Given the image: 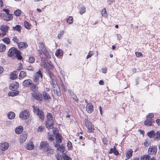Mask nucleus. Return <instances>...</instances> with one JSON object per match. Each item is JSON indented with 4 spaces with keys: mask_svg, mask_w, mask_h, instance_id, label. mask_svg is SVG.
I'll list each match as a JSON object with an SVG mask.
<instances>
[{
    "mask_svg": "<svg viewBox=\"0 0 160 160\" xmlns=\"http://www.w3.org/2000/svg\"><path fill=\"white\" fill-rule=\"evenodd\" d=\"M43 74L41 70L39 69L38 72L35 73L33 75V80L34 83L31 87V90H38V86L41 82L40 79L42 81V79Z\"/></svg>",
    "mask_w": 160,
    "mask_h": 160,
    "instance_id": "obj_1",
    "label": "nucleus"
},
{
    "mask_svg": "<svg viewBox=\"0 0 160 160\" xmlns=\"http://www.w3.org/2000/svg\"><path fill=\"white\" fill-rule=\"evenodd\" d=\"M40 149L46 152L48 154H53L54 150L49 146V144L47 141L41 142L39 145Z\"/></svg>",
    "mask_w": 160,
    "mask_h": 160,
    "instance_id": "obj_2",
    "label": "nucleus"
},
{
    "mask_svg": "<svg viewBox=\"0 0 160 160\" xmlns=\"http://www.w3.org/2000/svg\"><path fill=\"white\" fill-rule=\"evenodd\" d=\"M46 117L47 120L46 123V127L48 129L52 128L54 125V119L52 113L47 112Z\"/></svg>",
    "mask_w": 160,
    "mask_h": 160,
    "instance_id": "obj_3",
    "label": "nucleus"
},
{
    "mask_svg": "<svg viewBox=\"0 0 160 160\" xmlns=\"http://www.w3.org/2000/svg\"><path fill=\"white\" fill-rule=\"evenodd\" d=\"M36 91H33V92L31 93L32 97L37 101H42V94L40 92Z\"/></svg>",
    "mask_w": 160,
    "mask_h": 160,
    "instance_id": "obj_4",
    "label": "nucleus"
},
{
    "mask_svg": "<svg viewBox=\"0 0 160 160\" xmlns=\"http://www.w3.org/2000/svg\"><path fill=\"white\" fill-rule=\"evenodd\" d=\"M30 112L29 110L25 109L20 113L19 117L22 119H26L28 118Z\"/></svg>",
    "mask_w": 160,
    "mask_h": 160,
    "instance_id": "obj_5",
    "label": "nucleus"
},
{
    "mask_svg": "<svg viewBox=\"0 0 160 160\" xmlns=\"http://www.w3.org/2000/svg\"><path fill=\"white\" fill-rule=\"evenodd\" d=\"M18 50L17 48L14 47L11 48L8 52V56L10 57H14Z\"/></svg>",
    "mask_w": 160,
    "mask_h": 160,
    "instance_id": "obj_6",
    "label": "nucleus"
},
{
    "mask_svg": "<svg viewBox=\"0 0 160 160\" xmlns=\"http://www.w3.org/2000/svg\"><path fill=\"white\" fill-rule=\"evenodd\" d=\"M32 80L30 79H28L24 80L22 82V85L24 87H30L31 90V87L33 85Z\"/></svg>",
    "mask_w": 160,
    "mask_h": 160,
    "instance_id": "obj_7",
    "label": "nucleus"
},
{
    "mask_svg": "<svg viewBox=\"0 0 160 160\" xmlns=\"http://www.w3.org/2000/svg\"><path fill=\"white\" fill-rule=\"evenodd\" d=\"M157 150L156 146H150L148 149V154L151 155H155L156 153Z\"/></svg>",
    "mask_w": 160,
    "mask_h": 160,
    "instance_id": "obj_8",
    "label": "nucleus"
},
{
    "mask_svg": "<svg viewBox=\"0 0 160 160\" xmlns=\"http://www.w3.org/2000/svg\"><path fill=\"white\" fill-rule=\"evenodd\" d=\"M42 99L48 102H49L51 99V98L50 95L46 91H44L42 93Z\"/></svg>",
    "mask_w": 160,
    "mask_h": 160,
    "instance_id": "obj_9",
    "label": "nucleus"
},
{
    "mask_svg": "<svg viewBox=\"0 0 160 160\" xmlns=\"http://www.w3.org/2000/svg\"><path fill=\"white\" fill-rule=\"evenodd\" d=\"M18 48L21 50L26 49L28 47V45L26 42H20L18 44Z\"/></svg>",
    "mask_w": 160,
    "mask_h": 160,
    "instance_id": "obj_10",
    "label": "nucleus"
},
{
    "mask_svg": "<svg viewBox=\"0 0 160 160\" xmlns=\"http://www.w3.org/2000/svg\"><path fill=\"white\" fill-rule=\"evenodd\" d=\"M9 147V144L7 142H4L0 144V148L2 151L8 149Z\"/></svg>",
    "mask_w": 160,
    "mask_h": 160,
    "instance_id": "obj_11",
    "label": "nucleus"
},
{
    "mask_svg": "<svg viewBox=\"0 0 160 160\" xmlns=\"http://www.w3.org/2000/svg\"><path fill=\"white\" fill-rule=\"evenodd\" d=\"M18 83L17 82H15L10 85L9 86V88L10 89L14 91L18 89Z\"/></svg>",
    "mask_w": 160,
    "mask_h": 160,
    "instance_id": "obj_12",
    "label": "nucleus"
},
{
    "mask_svg": "<svg viewBox=\"0 0 160 160\" xmlns=\"http://www.w3.org/2000/svg\"><path fill=\"white\" fill-rule=\"evenodd\" d=\"M86 109L88 113H91L92 112L93 110V108L92 103H87L86 107Z\"/></svg>",
    "mask_w": 160,
    "mask_h": 160,
    "instance_id": "obj_13",
    "label": "nucleus"
},
{
    "mask_svg": "<svg viewBox=\"0 0 160 160\" xmlns=\"http://www.w3.org/2000/svg\"><path fill=\"white\" fill-rule=\"evenodd\" d=\"M154 122V120L152 118H146V119L144 122V124L145 125L151 126L152 125V124Z\"/></svg>",
    "mask_w": 160,
    "mask_h": 160,
    "instance_id": "obj_14",
    "label": "nucleus"
},
{
    "mask_svg": "<svg viewBox=\"0 0 160 160\" xmlns=\"http://www.w3.org/2000/svg\"><path fill=\"white\" fill-rule=\"evenodd\" d=\"M34 145L33 142L31 141L28 143L26 147V149L30 150L34 149Z\"/></svg>",
    "mask_w": 160,
    "mask_h": 160,
    "instance_id": "obj_15",
    "label": "nucleus"
},
{
    "mask_svg": "<svg viewBox=\"0 0 160 160\" xmlns=\"http://www.w3.org/2000/svg\"><path fill=\"white\" fill-rule=\"evenodd\" d=\"M55 56L58 58H60L63 55V51L60 49H57L55 52Z\"/></svg>",
    "mask_w": 160,
    "mask_h": 160,
    "instance_id": "obj_16",
    "label": "nucleus"
},
{
    "mask_svg": "<svg viewBox=\"0 0 160 160\" xmlns=\"http://www.w3.org/2000/svg\"><path fill=\"white\" fill-rule=\"evenodd\" d=\"M55 146L57 148L58 151L60 152H64L65 148L62 146H60V144H55Z\"/></svg>",
    "mask_w": 160,
    "mask_h": 160,
    "instance_id": "obj_17",
    "label": "nucleus"
},
{
    "mask_svg": "<svg viewBox=\"0 0 160 160\" xmlns=\"http://www.w3.org/2000/svg\"><path fill=\"white\" fill-rule=\"evenodd\" d=\"M22 28V26L19 25H17L12 28L13 30L17 31L19 33L21 32Z\"/></svg>",
    "mask_w": 160,
    "mask_h": 160,
    "instance_id": "obj_18",
    "label": "nucleus"
},
{
    "mask_svg": "<svg viewBox=\"0 0 160 160\" xmlns=\"http://www.w3.org/2000/svg\"><path fill=\"white\" fill-rule=\"evenodd\" d=\"M39 118L42 120H43L45 118V116L43 111L40 110L38 113L36 114Z\"/></svg>",
    "mask_w": 160,
    "mask_h": 160,
    "instance_id": "obj_19",
    "label": "nucleus"
},
{
    "mask_svg": "<svg viewBox=\"0 0 160 160\" xmlns=\"http://www.w3.org/2000/svg\"><path fill=\"white\" fill-rule=\"evenodd\" d=\"M23 130V127L21 126H19L16 128L15 132L17 134H20L22 132Z\"/></svg>",
    "mask_w": 160,
    "mask_h": 160,
    "instance_id": "obj_20",
    "label": "nucleus"
},
{
    "mask_svg": "<svg viewBox=\"0 0 160 160\" xmlns=\"http://www.w3.org/2000/svg\"><path fill=\"white\" fill-rule=\"evenodd\" d=\"M8 118L9 119H13L15 117V114L12 111L9 112L7 114Z\"/></svg>",
    "mask_w": 160,
    "mask_h": 160,
    "instance_id": "obj_21",
    "label": "nucleus"
},
{
    "mask_svg": "<svg viewBox=\"0 0 160 160\" xmlns=\"http://www.w3.org/2000/svg\"><path fill=\"white\" fill-rule=\"evenodd\" d=\"M24 27L27 29H30L32 26V25L28 21L25 20L23 22Z\"/></svg>",
    "mask_w": 160,
    "mask_h": 160,
    "instance_id": "obj_22",
    "label": "nucleus"
},
{
    "mask_svg": "<svg viewBox=\"0 0 160 160\" xmlns=\"http://www.w3.org/2000/svg\"><path fill=\"white\" fill-rule=\"evenodd\" d=\"M133 152V151L131 149L127 151L125 154L126 158H128V159H130L132 156Z\"/></svg>",
    "mask_w": 160,
    "mask_h": 160,
    "instance_id": "obj_23",
    "label": "nucleus"
},
{
    "mask_svg": "<svg viewBox=\"0 0 160 160\" xmlns=\"http://www.w3.org/2000/svg\"><path fill=\"white\" fill-rule=\"evenodd\" d=\"M154 139L157 140H160V131H158L156 132H154Z\"/></svg>",
    "mask_w": 160,
    "mask_h": 160,
    "instance_id": "obj_24",
    "label": "nucleus"
},
{
    "mask_svg": "<svg viewBox=\"0 0 160 160\" xmlns=\"http://www.w3.org/2000/svg\"><path fill=\"white\" fill-rule=\"evenodd\" d=\"M14 57L17 58V59L19 60H21L22 58V57L21 55V52L18 50L17 51Z\"/></svg>",
    "mask_w": 160,
    "mask_h": 160,
    "instance_id": "obj_25",
    "label": "nucleus"
},
{
    "mask_svg": "<svg viewBox=\"0 0 160 160\" xmlns=\"http://www.w3.org/2000/svg\"><path fill=\"white\" fill-rule=\"evenodd\" d=\"M72 98L75 102L76 104L78 103V100L76 96L73 93L71 92V99Z\"/></svg>",
    "mask_w": 160,
    "mask_h": 160,
    "instance_id": "obj_26",
    "label": "nucleus"
},
{
    "mask_svg": "<svg viewBox=\"0 0 160 160\" xmlns=\"http://www.w3.org/2000/svg\"><path fill=\"white\" fill-rule=\"evenodd\" d=\"M27 138L26 135H21L19 138V141L20 143H23Z\"/></svg>",
    "mask_w": 160,
    "mask_h": 160,
    "instance_id": "obj_27",
    "label": "nucleus"
},
{
    "mask_svg": "<svg viewBox=\"0 0 160 160\" xmlns=\"http://www.w3.org/2000/svg\"><path fill=\"white\" fill-rule=\"evenodd\" d=\"M9 27L7 25H3L1 26L0 29L3 32H8L9 30Z\"/></svg>",
    "mask_w": 160,
    "mask_h": 160,
    "instance_id": "obj_28",
    "label": "nucleus"
},
{
    "mask_svg": "<svg viewBox=\"0 0 160 160\" xmlns=\"http://www.w3.org/2000/svg\"><path fill=\"white\" fill-rule=\"evenodd\" d=\"M17 77L16 72L14 71L10 73V79L12 80H14L17 78Z\"/></svg>",
    "mask_w": 160,
    "mask_h": 160,
    "instance_id": "obj_29",
    "label": "nucleus"
},
{
    "mask_svg": "<svg viewBox=\"0 0 160 160\" xmlns=\"http://www.w3.org/2000/svg\"><path fill=\"white\" fill-rule=\"evenodd\" d=\"M27 75L26 73L24 71H21L20 72L19 75V79H22L25 77Z\"/></svg>",
    "mask_w": 160,
    "mask_h": 160,
    "instance_id": "obj_30",
    "label": "nucleus"
},
{
    "mask_svg": "<svg viewBox=\"0 0 160 160\" xmlns=\"http://www.w3.org/2000/svg\"><path fill=\"white\" fill-rule=\"evenodd\" d=\"M62 137L61 134H57L56 135V139L57 143H59L62 142Z\"/></svg>",
    "mask_w": 160,
    "mask_h": 160,
    "instance_id": "obj_31",
    "label": "nucleus"
},
{
    "mask_svg": "<svg viewBox=\"0 0 160 160\" xmlns=\"http://www.w3.org/2000/svg\"><path fill=\"white\" fill-rule=\"evenodd\" d=\"M79 13L82 15L85 13L86 11V8L83 5H81L79 8Z\"/></svg>",
    "mask_w": 160,
    "mask_h": 160,
    "instance_id": "obj_32",
    "label": "nucleus"
},
{
    "mask_svg": "<svg viewBox=\"0 0 160 160\" xmlns=\"http://www.w3.org/2000/svg\"><path fill=\"white\" fill-rule=\"evenodd\" d=\"M13 18V15L12 14H6L5 21L8 22L12 20Z\"/></svg>",
    "mask_w": 160,
    "mask_h": 160,
    "instance_id": "obj_33",
    "label": "nucleus"
},
{
    "mask_svg": "<svg viewBox=\"0 0 160 160\" xmlns=\"http://www.w3.org/2000/svg\"><path fill=\"white\" fill-rule=\"evenodd\" d=\"M42 52L44 54V55L48 58H51V55L49 53V52L47 49L45 50H43Z\"/></svg>",
    "mask_w": 160,
    "mask_h": 160,
    "instance_id": "obj_34",
    "label": "nucleus"
},
{
    "mask_svg": "<svg viewBox=\"0 0 160 160\" xmlns=\"http://www.w3.org/2000/svg\"><path fill=\"white\" fill-rule=\"evenodd\" d=\"M19 93V92L18 91H16L15 92H10L8 93V95L9 96L13 97L16 96Z\"/></svg>",
    "mask_w": 160,
    "mask_h": 160,
    "instance_id": "obj_35",
    "label": "nucleus"
},
{
    "mask_svg": "<svg viewBox=\"0 0 160 160\" xmlns=\"http://www.w3.org/2000/svg\"><path fill=\"white\" fill-rule=\"evenodd\" d=\"M12 40L14 43H16L17 45L20 42L18 38L16 36H14L13 37Z\"/></svg>",
    "mask_w": 160,
    "mask_h": 160,
    "instance_id": "obj_36",
    "label": "nucleus"
},
{
    "mask_svg": "<svg viewBox=\"0 0 160 160\" xmlns=\"http://www.w3.org/2000/svg\"><path fill=\"white\" fill-rule=\"evenodd\" d=\"M22 11L19 9L15 10L14 12V14L17 17L20 16L22 14Z\"/></svg>",
    "mask_w": 160,
    "mask_h": 160,
    "instance_id": "obj_37",
    "label": "nucleus"
},
{
    "mask_svg": "<svg viewBox=\"0 0 160 160\" xmlns=\"http://www.w3.org/2000/svg\"><path fill=\"white\" fill-rule=\"evenodd\" d=\"M4 43L7 44H9L10 43V39L8 37H5L2 39Z\"/></svg>",
    "mask_w": 160,
    "mask_h": 160,
    "instance_id": "obj_38",
    "label": "nucleus"
},
{
    "mask_svg": "<svg viewBox=\"0 0 160 160\" xmlns=\"http://www.w3.org/2000/svg\"><path fill=\"white\" fill-rule=\"evenodd\" d=\"M6 46L4 44L1 43L0 44V52H4L6 49Z\"/></svg>",
    "mask_w": 160,
    "mask_h": 160,
    "instance_id": "obj_39",
    "label": "nucleus"
},
{
    "mask_svg": "<svg viewBox=\"0 0 160 160\" xmlns=\"http://www.w3.org/2000/svg\"><path fill=\"white\" fill-rule=\"evenodd\" d=\"M154 132L155 131L153 130H152L148 132L147 134L150 138H154Z\"/></svg>",
    "mask_w": 160,
    "mask_h": 160,
    "instance_id": "obj_40",
    "label": "nucleus"
},
{
    "mask_svg": "<svg viewBox=\"0 0 160 160\" xmlns=\"http://www.w3.org/2000/svg\"><path fill=\"white\" fill-rule=\"evenodd\" d=\"M33 108V111L35 114H37L39 111L40 110L39 108L35 106L34 105H33L32 106Z\"/></svg>",
    "mask_w": 160,
    "mask_h": 160,
    "instance_id": "obj_41",
    "label": "nucleus"
},
{
    "mask_svg": "<svg viewBox=\"0 0 160 160\" xmlns=\"http://www.w3.org/2000/svg\"><path fill=\"white\" fill-rule=\"evenodd\" d=\"M39 44L40 45L39 46V48L41 51H42L43 50H45L46 49V47L43 43L41 42L39 43Z\"/></svg>",
    "mask_w": 160,
    "mask_h": 160,
    "instance_id": "obj_42",
    "label": "nucleus"
},
{
    "mask_svg": "<svg viewBox=\"0 0 160 160\" xmlns=\"http://www.w3.org/2000/svg\"><path fill=\"white\" fill-rule=\"evenodd\" d=\"M85 122L87 128L89 126H90V125H92V124L88 119H85Z\"/></svg>",
    "mask_w": 160,
    "mask_h": 160,
    "instance_id": "obj_43",
    "label": "nucleus"
},
{
    "mask_svg": "<svg viewBox=\"0 0 160 160\" xmlns=\"http://www.w3.org/2000/svg\"><path fill=\"white\" fill-rule=\"evenodd\" d=\"M150 157L148 155H144L141 158V160H149Z\"/></svg>",
    "mask_w": 160,
    "mask_h": 160,
    "instance_id": "obj_44",
    "label": "nucleus"
},
{
    "mask_svg": "<svg viewBox=\"0 0 160 160\" xmlns=\"http://www.w3.org/2000/svg\"><path fill=\"white\" fill-rule=\"evenodd\" d=\"M92 125H90L87 127L88 131L90 132H93L94 128L92 127Z\"/></svg>",
    "mask_w": 160,
    "mask_h": 160,
    "instance_id": "obj_45",
    "label": "nucleus"
},
{
    "mask_svg": "<svg viewBox=\"0 0 160 160\" xmlns=\"http://www.w3.org/2000/svg\"><path fill=\"white\" fill-rule=\"evenodd\" d=\"M35 58L33 56H30L29 57L28 62L31 63H33L35 61Z\"/></svg>",
    "mask_w": 160,
    "mask_h": 160,
    "instance_id": "obj_46",
    "label": "nucleus"
},
{
    "mask_svg": "<svg viewBox=\"0 0 160 160\" xmlns=\"http://www.w3.org/2000/svg\"><path fill=\"white\" fill-rule=\"evenodd\" d=\"M102 15L104 17H105L107 16L106 10L105 8H104L102 11Z\"/></svg>",
    "mask_w": 160,
    "mask_h": 160,
    "instance_id": "obj_47",
    "label": "nucleus"
},
{
    "mask_svg": "<svg viewBox=\"0 0 160 160\" xmlns=\"http://www.w3.org/2000/svg\"><path fill=\"white\" fill-rule=\"evenodd\" d=\"M51 79V81H50V82L51 84H52V86L54 87V86L56 84V81L53 78H52Z\"/></svg>",
    "mask_w": 160,
    "mask_h": 160,
    "instance_id": "obj_48",
    "label": "nucleus"
},
{
    "mask_svg": "<svg viewBox=\"0 0 160 160\" xmlns=\"http://www.w3.org/2000/svg\"><path fill=\"white\" fill-rule=\"evenodd\" d=\"M94 52L93 51H90L88 53V55L87 57V58L88 59L89 58L91 57L94 54Z\"/></svg>",
    "mask_w": 160,
    "mask_h": 160,
    "instance_id": "obj_49",
    "label": "nucleus"
},
{
    "mask_svg": "<svg viewBox=\"0 0 160 160\" xmlns=\"http://www.w3.org/2000/svg\"><path fill=\"white\" fill-rule=\"evenodd\" d=\"M6 15L4 13H0V18H2V19H3L5 21L6 18Z\"/></svg>",
    "mask_w": 160,
    "mask_h": 160,
    "instance_id": "obj_50",
    "label": "nucleus"
},
{
    "mask_svg": "<svg viewBox=\"0 0 160 160\" xmlns=\"http://www.w3.org/2000/svg\"><path fill=\"white\" fill-rule=\"evenodd\" d=\"M43 127H44L42 126L39 127L38 129V131L40 132H43Z\"/></svg>",
    "mask_w": 160,
    "mask_h": 160,
    "instance_id": "obj_51",
    "label": "nucleus"
},
{
    "mask_svg": "<svg viewBox=\"0 0 160 160\" xmlns=\"http://www.w3.org/2000/svg\"><path fill=\"white\" fill-rule=\"evenodd\" d=\"M53 132L54 134H55L56 135H57V134H59L58 133V131L56 128H54L53 129Z\"/></svg>",
    "mask_w": 160,
    "mask_h": 160,
    "instance_id": "obj_52",
    "label": "nucleus"
},
{
    "mask_svg": "<svg viewBox=\"0 0 160 160\" xmlns=\"http://www.w3.org/2000/svg\"><path fill=\"white\" fill-rule=\"evenodd\" d=\"M63 31L61 32L58 35V37L59 39H60L63 34Z\"/></svg>",
    "mask_w": 160,
    "mask_h": 160,
    "instance_id": "obj_53",
    "label": "nucleus"
},
{
    "mask_svg": "<svg viewBox=\"0 0 160 160\" xmlns=\"http://www.w3.org/2000/svg\"><path fill=\"white\" fill-rule=\"evenodd\" d=\"M56 158L58 160H63L62 157L58 154L57 155Z\"/></svg>",
    "mask_w": 160,
    "mask_h": 160,
    "instance_id": "obj_54",
    "label": "nucleus"
},
{
    "mask_svg": "<svg viewBox=\"0 0 160 160\" xmlns=\"http://www.w3.org/2000/svg\"><path fill=\"white\" fill-rule=\"evenodd\" d=\"M135 55L136 56L138 57H139L142 56V54L141 52H135Z\"/></svg>",
    "mask_w": 160,
    "mask_h": 160,
    "instance_id": "obj_55",
    "label": "nucleus"
},
{
    "mask_svg": "<svg viewBox=\"0 0 160 160\" xmlns=\"http://www.w3.org/2000/svg\"><path fill=\"white\" fill-rule=\"evenodd\" d=\"M117 39L120 41L122 38V36L120 34H117Z\"/></svg>",
    "mask_w": 160,
    "mask_h": 160,
    "instance_id": "obj_56",
    "label": "nucleus"
},
{
    "mask_svg": "<svg viewBox=\"0 0 160 160\" xmlns=\"http://www.w3.org/2000/svg\"><path fill=\"white\" fill-rule=\"evenodd\" d=\"M115 2V0H107V3L109 5Z\"/></svg>",
    "mask_w": 160,
    "mask_h": 160,
    "instance_id": "obj_57",
    "label": "nucleus"
},
{
    "mask_svg": "<svg viewBox=\"0 0 160 160\" xmlns=\"http://www.w3.org/2000/svg\"><path fill=\"white\" fill-rule=\"evenodd\" d=\"M153 117V114L152 113H150L148 116L146 117L148 118H152Z\"/></svg>",
    "mask_w": 160,
    "mask_h": 160,
    "instance_id": "obj_58",
    "label": "nucleus"
},
{
    "mask_svg": "<svg viewBox=\"0 0 160 160\" xmlns=\"http://www.w3.org/2000/svg\"><path fill=\"white\" fill-rule=\"evenodd\" d=\"M113 153L116 155H118L119 154V153L118 152V151L117 150L116 148L114 149V152H113Z\"/></svg>",
    "mask_w": 160,
    "mask_h": 160,
    "instance_id": "obj_59",
    "label": "nucleus"
},
{
    "mask_svg": "<svg viewBox=\"0 0 160 160\" xmlns=\"http://www.w3.org/2000/svg\"><path fill=\"white\" fill-rule=\"evenodd\" d=\"M116 147H115V146H114L113 148H111L109 150V153H113L114 150V149Z\"/></svg>",
    "mask_w": 160,
    "mask_h": 160,
    "instance_id": "obj_60",
    "label": "nucleus"
},
{
    "mask_svg": "<svg viewBox=\"0 0 160 160\" xmlns=\"http://www.w3.org/2000/svg\"><path fill=\"white\" fill-rule=\"evenodd\" d=\"M64 160H70L69 157L67 155H64L63 157Z\"/></svg>",
    "mask_w": 160,
    "mask_h": 160,
    "instance_id": "obj_61",
    "label": "nucleus"
},
{
    "mask_svg": "<svg viewBox=\"0 0 160 160\" xmlns=\"http://www.w3.org/2000/svg\"><path fill=\"white\" fill-rule=\"evenodd\" d=\"M3 11H4L6 13V14H9L10 11L7 9H3Z\"/></svg>",
    "mask_w": 160,
    "mask_h": 160,
    "instance_id": "obj_62",
    "label": "nucleus"
},
{
    "mask_svg": "<svg viewBox=\"0 0 160 160\" xmlns=\"http://www.w3.org/2000/svg\"><path fill=\"white\" fill-rule=\"evenodd\" d=\"M27 69L29 70L33 71L34 68L32 66H29L28 67Z\"/></svg>",
    "mask_w": 160,
    "mask_h": 160,
    "instance_id": "obj_63",
    "label": "nucleus"
},
{
    "mask_svg": "<svg viewBox=\"0 0 160 160\" xmlns=\"http://www.w3.org/2000/svg\"><path fill=\"white\" fill-rule=\"evenodd\" d=\"M156 123L158 125H160V119H158L156 120Z\"/></svg>",
    "mask_w": 160,
    "mask_h": 160,
    "instance_id": "obj_64",
    "label": "nucleus"
}]
</instances>
